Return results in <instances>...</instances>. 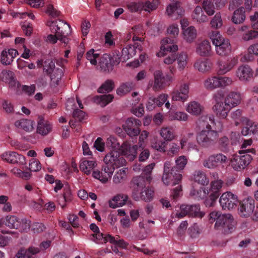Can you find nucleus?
Wrapping results in <instances>:
<instances>
[{"mask_svg": "<svg viewBox=\"0 0 258 258\" xmlns=\"http://www.w3.org/2000/svg\"><path fill=\"white\" fill-rule=\"evenodd\" d=\"M178 50V46L174 44V40L168 37L163 39L161 41V50L157 53L159 57L164 56L166 52H169V54L164 59L165 64L172 63L177 58L175 52Z\"/></svg>", "mask_w": 258, "mask_h": 258, "instance_id": "obj_7", "label": "nucleus"}, {"mask_svg": "<svg viewBox=\"0 0 258 258\" xmlns=\"http://www.w3.org/2000/svg\"><path fill=\"white\" fill-rule=\"evenodd\" d=\"M113 98V96L111 94L100 95L95 96L93 97V101L99 104L102 107L105 106L107 104L111 102Z\"/></svg>", "mask_w": 258, "mask_h": 258, "instance_id": "obj_42", "label": "nucleus"}, {"mask_svg": "<svg viewBox=\"0 0 258 258\" xmlns=\"http://www.w3.org/2000/svg\"><path fill=\"white\" fill-rule=\"evenodd\" d=\"M166 13L172 19L176 20L180 17L184 13V10L179 4L169 5L166 9Z\"/></svg>", "mask_w": 258, "mask_h": 258, "instance_id": "obj_24", "label": "nucleus"}, {"mask_svg": "<svg viewBox=\"0 0 258 258\" xmlns=\"http://www.w3.org/2000/svg\"><path fill=\"white\" fill-rule=\"evenodd\" d=\"M192 18L195 22L198 23H202L208 21V17L203 11V8L200 6H197L194 9L192 15Z\"/></svg>", "mask_w": 258, "mask_h": 258, "instance_id": "obj_32", "label": "nucleus"}, {"mask_svg": "<svg viewBox=\"0 0 258 258\" xmlns=\"http://www.w3.org/2000/svg\"><path fill=\"white\" fill-rule=\"evenodd\" d=\"M15 125L16 127L23 129L27 132H31L34 129V122L30 119H21L17 120Z\"/></svg>", "mask_w": 258, "mask_h": 258, "instance_id": "obj_33", "label": "nucleus"}, {"mask_svg": "<svg viewBox=\"0 0 258 258\" xmlns=\"http://www.w3.org/2000/svg\"><path fill=\"white\" fill-rule=\"evenodd\" d=\"M194 67L199 72L205 73L210 70L211 63L208 59L200 58L196 61Z\"/></svg>", "mask_w": 258, "mask_h": 258, "instance_id": "obj_36", "label": "nucleus"}, {"mask_svg": "<svg viewBox=\"0 0 258 258\" xmlns=\"http://www.w3.org/2000/svg\"><path fill=\"white\" fill-rule=\"evenodd\" d=\"M136 41H142V38L136 36H133L134 44H128L127 47L122 49L121 57L115 60L117 63H119L120 61H125L131 57H133L136 54L137 49L140 51H142V46L139 43L135 42Z\"/></svg>", "mask_w": 258, "mask_h": 258, "instance_id": "obj_8", "label": "nucleus"}, {"mask_svg": "<svg viewBox=\"0 0 258 258\" xmlns=\"http://www.w3.org/2000/svg\"><path fill=\"white\" fill-rule=\"evenodd\" d=\"M2 160L10 164H19L24 165L26 163L24 156L16 152H6L1 155Z\"/></svg>", "mask_w": 258, "mask_h": 258, "instance_id": "obj_16", "label": "nucleus"}, {"mask_svg": "<svg viewBox=\"0 0 258 258\" xmlns=\"http://www.w3.org/2000/svg\"><path fill=\"white\" fill-rule=\"evenodd\" d=\"M211 27L215 29H218L222 25V20L220 13H217L210 23Z\"/></svg>", "mask_w": 258, "mask_h": 258, "instance_id": "obj_61", "label": "nucleus"}, {"mask_svg": "<svg viewBox=\"0 0 258 258\" xmlns=\"http://www.w3.org/2000/svg\"><path fill=\"white\" fill-rule=\"evenodd\" d=\"M237 141V138L235 140L231 139V142L226 136H223L218 140V146L219 149L224 153L228 152L230 150L231 146L235 144Z\"/></svg>", "mask_w": 258, "mask_h": 258, "instance_id": "obj_25", "label": "nucleus"}, {"mask_svg": "<svg viewBox=\"0 0 258 258\" xmlns=\"http://www.w3.org/2000/svg\"><path fill=\"white\" fill-rule=\"evenodd\" d=\"M141 2L143 4V10L148 12L156 10L159 4V0L145 1Z\"/></svg>", "mask_w": 258, "mask_h": 258, "instance_id": "obj_47", "label": "nucleus"}, {"mask_svg": "<svg viewBox=\"0 0 258 258\" xmlns=\"http://www.w3.org/2000/svg\"><path fill=\"white\" fill-rule=\"evenodd\" d=\"M209 37L215 46L216 53L221 56H227L231 52V46L229 39L222 37L217 30L212 31Z\"/></svg>", "mask_w": 258, "mask_h": 258, "instance_id": "obj_5", "label": "nucleus"}, {"mask_svg": "<svg viewBox=\"0 0 258 258\" xmlns=\"http://www.w3.org/2000/svg\"><path fill=\"white\" fill-rule=\"evenodd\" d=\"M237 196L231 192H226L221 196L219 203L223 210H230L235 207L237 203Z\"/></svg>", "mask_w": 258, "mask_h": 258, "instance_id": "obj_13", "label": "nucleus"}, {"mask_svg": "<svg viewBox=\"0 0 258 258\" xmlns=\"http://www.w3.org/2000/svg\"><path fill=\"white\" fill-rule=\"evenodd\" d=\"M126 177V168H123L118 171L113 178V182L118 184L123 181Z\"/></svg>", "mask_w": 258, "mask_h": 258, "instance_id": "obj_55", "label": "nucleus"}, {"mask_svg": "<svg viewBox=\"0 0 258 258\" xmlns=\"http://www.w3.org/2000/svg\"><path fill=\"white\" fill-rule=\"evenodd\" d=\"M176 166L171 168L172 163L166 161L164 163L162 181L166 185L174 186L178 184L182 179L181 171L187 163V159L184 156L179 157L175 161Z\"/></svg>", "mask_w": 258, "mask_h": 258, "instance_id": "obj_2", "label": "nucleus"}, {"mask_svg": "<svg viewBox=\"0 0 258 258\" xmlns=\"http://www.w3.org/2000/svg\"><path fill=\"white\" fill-rule=\"evenodd\" d=\"M168 96L166 94H161L157 98L150 97L146 104L147 109L152 111L157 106L160 107L167 100Z\"/></svg>", "mask_w": 258, "mask_h": 258, "instance_id": "obj_19", "label": "nucleus"}, {"mask_svg": "<svg viewBox=\"0 0 258 258\" xmlns=\"http://www.w3.org/2000/svg\"><path fill=\"white\" fill-rule=\"evenodd\" d=\"M75 105L74 100H68L66 104V107L68 110L74 109L73 116L76 119L79 121H81L85 117V113L79 109H74L73 106Z\"/></svg>", "mask_w": 258, "mask_h": 258, "instance_id": "obj_37", "label": "nucleus"}, {"mask_svg": "<svg viewBox=\"0 0 258 258\" xmlns=\"http://www.w3.org/2000/svg\"><path fill=\"white\" fill-rule=\"evenodd\" d=\"M59 25H62V27L58 30H55V33L59 37L60 41L66 43L68 42L67 36L71 33V26L67 23H60Z\"/></svg>", "mask_w": 258, "mask_h": 258, "instance_id": "obj_29", "label": "nucleus"}, {"mask_svg": "<svg viewBox=\"0 0 258 258\" xmlns=\"http://www.w3.org/2000/svg\"><path fill=\"white\" fill-rule=\"evenodd\" d=\"M128 199V196L124 195H118L109 202L110 208H116L123 206Z\"/></svg>", "mask_w": 258, "mask_h": 258, "instance_id": "obj_34", "label": "nucleus"}, {"mask_svg": "<svg viewBox=\"0 0 258 258\" xmlns=\"http://www.w3.org/2000/svg\"><path fill=\"white\" fill-rule=\"evenodd\" d=\"M135 84L132 82H128L121 84L116 90V93L122 96L130 92L134 87Z\"/></svg>", "mask_w": 258, "mask_h": 258, "instance_id": "obj_46", "label": "nucleus"}, {"mask_svg": "<svg viewBox=\"0 0 258 258\" xmlns=\"http://www.w3.org/2000/svg\"><path fill=\"white\" fill-rule=\"evenodd\" d=\"M197 52L201 56H208L210 55L211 52L210 42L207 40L201 42L197 46Z\"/></svg>", "mask_w": 258, "mask_h": 258, "instance_id": "obj_30", "label": "nucleus"}, {"mask_svg": "<svg viewBox=\"0 0 258 258\" xmlns=\"http://www.w3.org/2000/svg\"><path fill=\"white\" fill-rule=\"evenodd\" d=\"M115 167L104 163L102 166L101 171L98 170H94L92 176L101 181L106 183L110 179L114 172Z\"/></svg>", "mask_w": 258, "mask_h": 258, "instance_id": "obj_11", "label": "nucleus"}, {"mask_svg": "<svg viewBox=\"0 0 258 258\" xmlns=\"http://www.w3.org/2000/svg\"><path fill=\"white\" fill-rule=\"evenodd\" d=\"M254 201L252 198H247L240 203L238 208L239 214L241 217H248L253 212Z\"/></svg>", "mask_w": 258, "mask_h": 258, "instance_id": "obj_15", "label": "nucleus"}, {"mask_svg": "<svg viewBox=\"0 0 258 258\" xmlns=\"http://www.w3.org/2000/svg\"><path fill=\"white\" fill-rule=\"evenodd\" d=\"M114 87V82L111 80H107L98 89V92L100 93L110 92Z\"/></svg>", "mask_w": 258, "mask_h": 258, "instance_id": "obj_51", "label": "nucleus"}, {"mask_svg": "<svg viewBox=\"0 0 258 258\" xmlns=\"http://www.w3.org/2000/svg\"><path fill=\"white\" fill-rule=\"evenodd\" d=\"M97 164L93 160H84L80 165V168L81 171L87 175L90 174L91 170L96 166Z\"/></svg>", "mask_w": 258, "mask_h": 258, "instance_id": "obj_44", "label": "nucleus"}, {"mask_svg": "<svg viewBox=\"0 0 258 258\" xmlns=\"http://www.w3.org/2000/svg\"><path fill=\"white\" fill-rule=\"evenodd\" d=\"M43 71L48 75H51L55 68L54 62L50 59H47L43 63Z\"/></svg>", "mask_w": 258, "mask_h": 258, "instance_id": "obj_56", "label": "nucleus"}, {"mask_svg": "<svg viewBox=\"0 0 258 258\" xmlns=\"http://www.w3.org/2000/svg\"><path fill=\"white\" fill-rule=\"evenodd\" d=\"M1 75V81L8 84L9 87L14 89L19 88L20 84L16 79L13 72L4 70L2 71Z\"/></svg>", "mask_w": 258, "mask_h": 258, "instance_id": "obj_21", "label": "nucleus"}, {"mask_svg": "<svg viewBox=\"0 0 258 258\" xmlns=\"http://www.w3.org/2000/svg\"><path fill=\"white\" fill-rule=\"evenodd\" d=\"M194 179L196 182H197L203 185L208 184L209 182V179L206 177L205 173L201 171L195 172V174L194 175Z\"/></svg>", "mask_w": 258, "mask_h": 258, "instance_id": "obj_53", "label": "nucleus"}, {"mask_svg": "<svg viewBox=\"0 0 258 258\" xmlns=\"http://www.w3.org/2000/svg\"><path fill=\"white\" fill-rule=\"evenodd\" d=\"M214 98L216 101V104L213 107L214 111L219 117L222 118H226L231 107L225 103V100L224 102L222 101L223 97L221 94H215Z\"/></svg>", "mask_w": 258, "mask_h": 258, "instance_id": "obj_9", "label": "nucleus"}, {"mask_svg": "<svg viewBox=\"0 0 258 258\" xmlns=\"http://www.w3.org/2000/svg\"><path fill=\"white\" fill-rule=\"evenodd\" d=\"M253 72L247 65L240 66L237 71L236 75L240 80H248L252 76Z\"/></svg>", "mask_w": 258, "mask_h": 258, "instance_id": "obj_28", "label": "nucleus"}, {"mask_svg": "<svg viewBox=\"0 0 258 258\" xmlns=\"http://www.w3.org/2000/svg\"><path fill=\"white\" fill-rule=\"evenodd\" d=\"M145 178L142 176L135 177L131 182L132 195L137 201L140 200L146 202L151 201L153 198L154 191L151 188H145Z\"/></svg>", "mask_w": 258, "mask_h": 258, "instance_id": "obj_3", "label": "nucleus"}, {"mask_svg": "<svg viewBox=\"0 0 258 258\" xmlns=\"http://www.w3.org/2000/svg\"><path fill=\"white\" fill-rule=\"evenodd\" d=\"M189 86L186 84L181 85L178 90L174 91L171 93L172 101H180L184 102L188 98Z\"/></svg>", "mask_w": 258, "mask_h": 258, "instance_id": "obj_17", "label": "nucleus"}, {"mask_svg": "<svg viewBox=\"0 0 258 258\" xmlns=\"http://www.w3.org/2000/svg\"><path fill=\"white\" fill-rule=\"evenodd\" d=\"M183 35L184 39L188 42H191L196 37V30L193 26L188 27L183 30Z\"/></svg>", "mask_w": 258, "mask_h": 258, "instance_id": "obj_50", "label": "nucleus"}, {"mask_svg": "<svg viewBox=\"0 0 258 258\" xmlns=\"http://www.w3.org/2000/svg\"><path fill=\"white\" fill-rule=\"evenodd\" d=\"M248 54L244 55V58L247 61H251L253 59L252 54L258 55V44L256 43L250 46L248 49Z\"/></svg>", "mask_w": 258, "mask_h": 258, "instance_id": "obj_58", "label": "nucleus"}, {"mask_svg": "<svg viewBox=\"0 0 258 258\" xmlns=\"http://www.w3.org/2000/svg\"><path fill=\"white\" fill-rule=\"evenodd\" d=\"M5 225L11 229L18 228L19 219L15 216H7L5 218Z\"/></svg>", "mask_w": 258, "mask_h": 258, "instance_id": "obj_48", "label": "nucleus"}, {"mask_svg": "<svg viewBox=\"0 0 258 258\" xmlns=\"http://www.w3.org/2000/svg\"><path fill=\"white\" fill-rule=\"evenodd\" d=\"M185 208L186 209L187 215L189 217L202 218L204 216L205 214L201 211L199 204L185 205Z\"/></svg>", "mask_w": 258, "mask_h": 258, "instance_id": "obj_31", "label": "nucleus"}, {"mask_svg": "<svg viewBox=\"0 0 258 258\" xmlns=\"http://www.w3.org/2000/svg\"><path fill=\"white\" fill-rule=\"evenodd\" d=\"M202 8L209 16L214 15L215 12V9H217L214 3H213L210 0L204 1Z\"/></svg>", "mask_w": 258, "mask_h": 258, "instance_id": "obj_49", "label": "nucleus"}, {"mask_svg": "<svg viewBox=\"0 0 258 258\" xmlns=\"http://www.w3.org/2000/svg\"><path fill=\"white\" fill-rule=\"evenodd\" d=\"M240 99V94L235 92H230L225 99V103L229 104L231 108L238 104Z\"/></svg>", "mask_w": 258, "mask_h": 258, "instance_id": "obj_40", "label": "nucleus"}, {"mask_svg": "<svg viewBox=\"0 0 258 258\" xmlns=\"http://www.w3.org/2000/svg\"><path fill=\"white\" fill-rule=\"evenodd\" d=\"M104 162L113 167H117L122 166L125 161L120 154L119 152L113 150L107 154L103 159Z\"/></svg>", "mask_w": 258, "mask_h": 258, "instance_id": "obj_14", "label": "nucleus"}, {"mask_svg": "<svg viewBox=\"0 0 258 258\" xmlns=\"http://www.w3.org/2000/svg\"><path fill=\"white\" fill-rule=\"evenodd\" d=\"M126 7L132 13L138 12L143 10L142 2H130L126 5Z\"/></svg>", "mask_w": 258, "mask_h": 258, "instance_id": "obj_57", "label": "nucleus"}, {"mask_svg": "<svg viewBox=\"0 0 258 258\" xmlns=\"http://www.w3.org/2000/svg\"><path fill=\"white\" fill-rule=\"evenodd\" d=\"M169 115L172 120L185 121L187 119V115L182 112H171Z\"/></svg>", "mask_w": 258, "mask_h": 258, "instance_id": "obj_64", "label": "nucleus"}, {"mask_svg": "<svg viewBox=\"0 0 258 258\" xmlns=\"http://www.w3.org/2000/svg\"><path fill=\"white\" fill-rule=\"evenodd\" d=\"M155 82L153 86V89L157 91L164 88L170 81L169 76L164 77L161 71H156L154 72Z\"/></svg>", "mask_w": 258, "mask_h": 258, "instance_id": "obj_20", "label": "nucleus"}, {"mask_svg": "<svg viewBox=\"0 0 258 258\" xmlns=\"http://www.w3.org/2000/svg\"><path fill=\"white\" fill-rule=\"evenodd\" d=\"M206 192L203 188L199 189L192 188L190 192L191 196L193 197L196 200H199L205 197Z\"/></svg>", "mask_w": 258, "mask_h": 258, "instance_id": "obj_60", "label": "nucleus"}, {"mask_svg": "<svg viewBox=\"0 0 258 258\" xmlns=\"http://www.w3.org/2000/svg\"><path fill=\"white\" fill-rule=\"evenodd\" d=\"M212 175L213 176L214 180L212 181L211 183L210 193L213 195L217 194V195H218V197H219L220 195V190L222 186L223 181L220 179L216 180L218 176L216 172H213Z\"/></svg>", "mask_w": 258, "mask_h": 258, "instance_id": "obj_39", "label": "nucleus"}, {"mask_svg": "<svg viewBox=\"0 0 258 258\" xmlns=\"http://www.w3.org/2000/svg\"><path fill=\"white\" fill-rule=\"evenodd\" d=\"M252 28L247 25H243L239 28V33L242 36L244 40L248 41L258 36V31Z\"/></svg>", "mask_w": 258, "mask_h": 258, "instance_id": "obj_22", "label": "nucleus"}, {"mask_svg": "<svg viewBox=\"0 0 258 258\" xmlns=\"http://www.w3.org/2000/svg\"><path fill=\"white\" fill-rule=\"evenodd\" d=\"M218 77L212 76L208 78L204 83L205 87L207 89L213 90L219 88Z\"/></svg>", "mask_w": 258, "mask_h": 258, "instance_id": "obj_52", "label": "nucleus"}, {"mask_svg": "<svg viewBox=\"0 0 258 258\" xmlns=\"http://www.w3.org/2000/svg\"><path fill=\"white\" fill-rule=\"evenodd\" d=\"M245 8L243 7L234 11L231 18L232 22L236 24L243 23L245 19Z\"/></svg>", "mask_w": 258, "mask_h": 258, "instance_id": "obj_38", "label": "nucleus"}, {"mask_svg": "<svg viewBox=\"0 0 258 258\" xmlns=\"http://www.w3.org/2000/svg\"><path fill=\"white\" fill-rule=\"evenodd\" d=\"M92 236L94 238L92 240L98 244L106 243L107 242L111 243V236L110 234H105L101 233L100 231L96 233H93Z\"/></svg>", "mask_w": 258, "mask_h": 258, "instance_id": "obj_43", "label": "nucleus"}, {"mask_svg": "<svg viewBox=\"0 0 258 258\" xmlns=\"http://www.w3.org/2000/svg\"><path fill=\"white\" fill-rule=\"evenodd\" d=\"M237 63V59L232 58L230 61H219L218 63V73L219 75H223L230 71Z\"/></svg>", "mask_w": 258, "mask_h": 258, "instance_id": "obj_26", "label": "nucleus"}, {"mask_svg": "<svg viewBox=\"0 0 258 258\" xmlns=\"http://www.w3.org/2000/svg\"><path fill=\"white\" fill-rule=\"evenodd\" d=\"M167 142L163 140H156L152 143V147L153 148L160 152H165L166 151Z\"/></svg>", "mask_w": 258, "mask_h": 258, "instance_id": "obj_62", "label": "nucleus"}, {"mask_svg": "<svg viewBox=\"0 0 258 258\" xmlns=\"http://www.w3.org/2000/svg\"><path fill=\"white\" fill-rule=\"evenodd\" d=\"M122 153L130 161L134 160L137 157V151H141L137 145H133L127 142H124L122 146ZM140 148H141L140 147Z\"/></svg>", "mask_w": 258, "mask_h": 258, "instance_id": "obj_18", "label": "nucleus"}, {"mask_svg": "<svg viewBox=\"0 0 258 258\" xmlns=\"http://www.w3.org/2000/svg\"><path fill=\"white\" fill-rule=\"evenodd\" d=\"M238 153L239 154H244V155H233L231 159V164L234 170L241 171L249 164L252 159L251 156L248 153L254 155L255 150L253 148L241 150L238 151Z\"/></svg>", "mask_w": 258, "mask_h": 258, "instance_id": "obj_6", "label": "nucleus"}, {"mask_svg": "<svg viewBox=\"0 0 258 258\" xmlns=\"http://www.w3.org/2000/svg\"><path fill=\"white\" fill-rule=\"evenodd\" d=\"M141 125V121L139 119L134 117H130L126 120L123 127L129 136L136 137L140 133L139 127Z\"/></svg>", "mask_w": 258, "mask_h": 258, "instance_id": "obj_12", "label": "nucleus"}, {"mask_svg": "<svg viewBox=\"0 0 258 258\" xmlns=\"http://www.w3.org/2000/svg\"><path fill=\"white\" fill-rule=\"evenodd\" d=\"M99 65L101 71L110 72L113 70V64L111 62V57L108 54H104L99 59Z\"/></svg>", "mask_w": 258, "mask_h": 258, "instance_id": "obj_27", "label": "nucleus"}, {"mask_svg": "<svg viewBox=\"0 0 258 258\" xmlns=\"http://www.w3.org/2000/svg\"><path fill=\"white\" fill-rule=\"evenodd\" d=\"M94 51H95L93 49H90L87 52L86 57L92 64L96 65V59L99 57V54L98 53H95Z\"/></svg>", "mask_w": 258, "mask_h": 258, "instance_id": "obj_63", "label": "nucleus"}, {"mask_svg": "<svg viewBox=\"0 0 258 258\" xmlns=\"http://www.w3.org/2000/svg\"><path fill=\"white\" fill-rule=\"evenodd\" d=\"M202 110V106L196 101H192L189 103L186 108V110L188 113L195 115L200 114Z\"/></svg>", "mask_w": 258, "mask_h": 258, "instance_id": "obj_45", "label": "nucleus"}, {"mask_svg": "<svg viewBox=\"0 0 258 258\" xmlns=\"http://www.w3.org/2000/svg\"><path fill=\"white\" fill-rule=\"evenodd\" d=\"M39 249L35 247H30L28 250L21 249L16 254L17 258H34L33 255L38 253Z\"/></svg>", "mask_w": 258, "mask_h": 258, "instance_id": "obj_41", "label": "nucleus"}, {"mask_svg": "<svg viewBox=\"0 0 258 258\" xmlns=\"http://www.w3.org/2000/svg\"><path fill=\"white\" fill-rule=\"evenodd\" d=\"M160 135L166 142L171 141L174 138L172 129L169 127H163L161 130Z\"/></svg>", "mask_w": 258, "mask_h": 258, "instance_id": "obj_59", "label": "nucleus"}, {"mask_svg": "<svg viewBox=\"0 0 258 258\" xmlns=\"http://www.w3.org/2000/svg\"><path fill=\"white\" fill-rule=\"evenodd\" d=\"M155 166V164L154 163H152L146 166L143 169V173L141 176H142L145 178V182L146 181L149 182H150L151 180L150 175Z\"/></svg>", "mask_w": 258, "mask_h": 258, "instance_id": "obj_54", "label": "nucleus"}, {"mask_svg": "<svg viewBox=\"0 0 258 258\" xmlns=\"http://www.w3.org/2000/svg\"><path fill=\"white\" fill-rule=\"evenodd\" d=\"M199 124L206 127L197 134V140L202 147L208 148L213 145L217 140L218 133L212 129L211 124H216L213 115H202L199 119ZM216 130V128H215Z\"/></svg>", "mask_w": 258, "mask_h": 258, "instance_id": "obj_1", "label": "nucleus"}, {"mask_svg": "<svg viewBox=\"0 0 258 258\" xmlns=\"http://www.w3.org/2000/svg\"><path fill=\"white\" fill-rule=\"evenodd\" d=\"M210 219L216 221L214 228L224 234L231 233L234 228L235 221L230 214H221L219 212L213 211L209 214Z\"/></svg>", "mask_w": 258, "mask_h": 258, "instance_id": "obj_4", "label": "nucleus"}, {"mask_svg": "<svg viewBox=\"0 0 258 258\" xmlns=\"http://www.w3.org/2000/svg\"><path fill=\"white\" fill-rule=\"evenodd\" d=\"M51 125L48 121L41 119L38 122L37 133L42 135L46 136L51 131Z\"/></svg>", "mask_w": 258, "mask_h": 258, "instance_id": "obj_35", "label": "nucleus"}, {"mask_svg": "<svg viewBox=\"0 0 258 258\" xmlns=\"http://www.w3.org/2000/svg\"><path fill=\"white\" fill-rule=\"evenodd\" d=\"M228 162L227 157L222 153L213 154L210 156L203 162V166L205 167L213 169L217 166L226 164Z\"/></svg>", "mask_w": 258, "mask_h": 258, "instance_id": "obj_10", "label": "nucleus"}, {"mask_svg": "<svg viewBox=\"0 0 258 258\" xmlns=\"http://www.w3.org/2000/svg\"><path fill=\"white\" fill-rule=\"evenodd\" d=\"M257 124L252 120L246 119L243 123L241 129V134L243 136L256 135Z\"/></svg>", "mask_w": 258, "mask_h": 258, "instance_id": "obj_23", "label": "nucleus"}]
</instances>
